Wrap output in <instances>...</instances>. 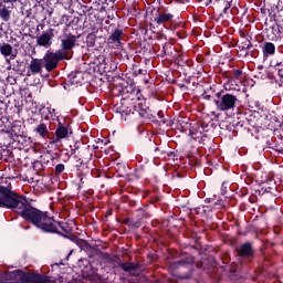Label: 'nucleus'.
I'll list each match as a JSON object with an SVG mask.
<instances>
[{"mask_svg":"<svg viewBox=\"0 0 283 283\" xmlns=\"http://www.w3.org/2000/svg\"><path fill=\"white\" fill-rule=\"evenodd\" d=\"M18 216L25 222H29V224H33L42 233L63 235V233L70 232L67 223L56 221L54 217H50L48 211H41L39 208H34L28 199Z\"/></svg>","mask_w":283,"mask_h":283,"instance_id":"obj_1","label":"nucleus"},{"mask_svg":"<svg viewBox=\"0 0 283 283\" xmlns=\"http://www.w3.org/2000/svg\"><path fill=\"white\" fill-rule=\"evenodd\" d=\"M203 101H212L218 112H229L235 109V103H238V96L227 93L224 91H213L209 88L201 95Z\"/></svg>","mask_w":283,"mask_h":283,"instance_id":"obj_2","label":"nucleus"},{"mask_svg":"<svg viewBox=\"0 0 283 283\" xmlns=\"http://www.w3.org/2000/svg\"><path fill=\"white\" fill-rule=\"evenodd\" d=\"M1 199H2V209H10L18 216L22 207L25 205L28 200L25 196H20L19 193L14 192L10 188L4 189L3 193L1 195Z\"/></svg>","mask_w":283,"mask_h":283,"instance_id":"obj_3","label":"nucleus"},{"mask_svg":"<svg viewBox=\"0 0 283 283\" xmlns=\"http://www.w3.org/2000/svg\"><path fill=\"white\" fill-rule=\"evenodd\" d=\"M135 112H137V114H139V117L144 120H148V123H154L155 125H158V118H156V115H153L149 108H144L143 104L138 102H129L127 104H124V113L122 116H130V114H134Z\"/></svg>","mask_w":283,"mask_h":283,"instance_id":"obj_4","label":"nucleus"},{"mask_svg":"<svg viewBox=\"0 0 283 283\" xmlns=\"http://www.w3.org/2000/svg\"><path fill=\"white\" fill-rule=\"evenodd\" d=\"M151 218V213L145 208H138L136 212L130 213L127 218L122 221L129 229H140L143 221Z\"/></svg>","mask_w":283,"mask_h":283,"instance_id":"obj_5","label":"nucleus"},{"mask_svg":"<svg viewBox=\"0 0 283 283\" xmlns=\"http://www.w3.org/2000/svg\"><path fill=\"white\" fill-rule=\"evenodd\" d=\"M78 35L72 33H65L60 38L61 44L57 51H60L65 57L66 61H70L74 55V48H76V40Z\"/></svg>","mask_w":283,"mask_h":283,"instance_id":"obj_6","label":"nucleus"},{"mask_svg":"<svg viewBox=\"0 0 283 283\" xmlns=\"http://www.w3.org/2000/svg\"><path fill=\"white\" fill-rule=\"evenodd\" d=\"M107 43L111 48H120L123 36H125V28L120 24L111 23L107 28Z\"/></svg>","mask_w":283,"mask_h":283,"instance_id":"obj_7","label":"nucleus"},{"mask_svg":"<svg viewBox=\"0 0 283 283\" xmlns=\"http://www.w3.org/2000/svg\"><path fill=\"white\" fill-rule=\"evenodd\" d=\"M61 61H67V59L59 50L55 52L46 51L42 59L43 67L46 70V72H54V70L59 67V63H61Z\"/></svg>","mask_w":283,"mask_h":283,"instance_id":"obj_8","label":"nucleus"},{"mask_svg":"<svg viewBox=\"0 0 283 283\" xmlns=\"http://www.w3.org/2000/svg\"><path fill=\"white\" fill-rule=\"evenodd\" d=\"M17 273L21 282L24 283H56L50 276L34 272H23V270H18Z\"/></svg>","mask_w":283,"mask_h":283,"instance_id":"obj_9","label":"nucleus"},{"mask_svg":"<svg viewBox=\"0 0 283 283\" xmlns=\"http://www.w3.org/2000/svg\"><path fill=\"white\" fill-rule=\"evenodd\" d=\"M72 134H74V132L72 130V124L64 122L57 123V127L55 129V137H52L50 140L51 145H56L59 144L61 140L65 139V138H70V136H72Z\"/></svg>","mask_w":283,"mask_h":283,"instance_id":"obj_10","label":"nucleus"},{"mask_svg":"<svg viewBox=\"0 0 283 283\" xmlns=\"http://www.w3.org/2000/svg\"><path fill=\"white\" fill-rule=\"evenodd\" d=\"M118 92L120 94V96H125V98H129V96L134 95V94H138L140 92V90H138L136 87V83H134L133 80H125L123 77H118Z\"/></svg>","mask_w":283,"mask_h":283,"instance_id":"obj_11","label":"nucleus"},{"mask_svg":"<svg viewBox=\"0 0 283 283\" xmlns=\"http://www.w3.org/2000/svg\"><path fill=\"white\" fill-rule=\"evenodd\" d=\"M237 253L240 260H244L245 262L251 263L255 260V248L251 241H245L239 245Z\"/></svg>","mask_w":283,"mask_h":283,"instance_id":"obj_12","label":"nucleus"},{"mask_svg":"<svg viewBox=\"0 0 283 283\" xmlns=\"http://www.w3.org/2000/svg\"><path fill=\"white\" fill-rule=\"evenodd\" d=\"M275 24L268 29L269 41H277L283 36V20L274 19Z\"/></svg>","mask_w":283,"mask_h":283,"instance_id":"obj_13","label":"nucleus"},{"mask_svg":"<svg viewBox=\"0 0 283 283\" xmlns=\"http://www.w3.org/2000/svg\"><path fill=\"white\" fill-rule=\"evenodd\" d=\"M181 260L185 261L187 264V272L179 273L178 279L179 280H191L193 277V264H196V258L191 254H187Z\"/></svg>","mask_w":283,"mask_h":283,"instance_id":"obj_14","label":"nucleus"},{"mask_svg":"<svg viewBox=\"0 0 283 283\" xmlns=\"http://www.w3.org/2000/svg\"><path fill=\"white\" fill-rule=\"evenodd\" d=\"M244 125H247V117H244V115H241L235 119H233L232 122H230L229 124L221 123L220 127L221 129H224L226 127L228 132H240V129H242Z\"/></svg>","mask_w":283,"mask_h":283,"instance_id":"obj_15","label":"nucleus"},{"mask_svg":"<svg viewBox=\"0 0 283 283\" xmlns=\"http://www.w3.org/2000/svg\"><path fill=\"white\" fill-rule=\"evenodd\" d=\"M53 39H54V29L50 28L46 31H43L40 36H38L36 45H39L40 48H51Z\"/></svg>","mask_w":283,"mask_h":283,"instance_id":"obj_16","label":"nucleus"},{"mask_svg":"<svg viewBox=\"0 0 283 283\" xmlns=\"http://www.w3.org/2000/svg\"><path fill=\"white\" fill-rule=\"evenodd\" d=\"M153 21L157 25H163V23H171L174 21V14L168 13L165 9L163 11L157 10Z\"/></svg>","mask_w":283,"mask_h":283,"instance_id":"obj_17","label":"nucleus"},{"mask_svg":"<svg viewBox=\"0 0 283 283\" xmlns=\"http://www.w3.org/2000/svg\"><path fill=\"white\" fill-rule=\"evenodd\" d=\"M261 50L263 54V61L271 59V56H275V44L273 42H263Z\"/></svg>","mask_w":283,"mask_h":283,"instance_id":"obj_18","label":"nucleus"},{"mask_svg":"<svg viewBox=\"0 0 283 283\" xmlns=\"http://www.w3.org/2000/svg\"><path fill=\"white\" fill-rule=\"evenodd\" d=\"M83 149L90 151V146H85L83 140H76L71 149V156H74V158H81V156H83Z\"/></svg>","mask_w":283,"mask_h":283,"instance_id":"obj_19","label":"nucleus"},{"mask_svg":"<svg viewBox=\"0 0 283 283\" xmlns=\"http://www.w3.org/2000/svg\"><path fill=\"white\" fill-rule=\"evenodd\" d=\"M13 52H14V48L11 46L10 43L8 42L0 43V54L4 56V59H8V56H10V59H17V53H13Z\"/></svg>","mask_w":283,"mask_h":283,"instance_id":"obj_20","label":"nucleus"},{"mask_svg":"<svg viewBox=\"0 0 283 283\" xmlns=\"http://www.w3.org/2000/svg\"><path fill=\"white\" fill-rule=\"evenodd\" d=\"M43 60L42 59H34L32 57L30 64H29V70L31 74H41L43 72Z\"/></svg>","mask_w":283,"mask_h":283,"instance_id":"obj_21","label":"nucleus"},{"mask_svg":"<svg viewBox=\"0 0 283 283\" xmlns=\"http://www.w3.org/2000/svg\"><path fill=\"white\" fill-rule=\"evenodd\" d=\"M33 132L36 136H40V138H49V140H52V137H50V130L48 129V124L45 123H40L33 128Z\"/></svg>","mask_w":283,"mask_h":283,"instance_id":"obj_22","label":"nucleus"},{"mask_svg":"<svg viewBox=\"0 0 283 283\" xmlns=\"http://www.w3.org/2000/svg\"><path fill=\"white\" fill-rule=\"evenodd\" d=\"M188 135L193 138V140H202V130L200 129V124H193L190 129H188Z\"/></svg>","mask_w":283,"mask_h":283,"instance_id":"obj_23","label":"nucleus"},{"mask_svg":"<svg viewBox=\"0 0 283 283\" xmlns=\"http://www.w3.org/2000/svg\"><path fill=\"white\" fill-rule=\"evenodd\" d=\"M6 2H0V19L8 23L12 19V11L8 9L4 4Z\"/></svg>","mask_w":283,"mask_h":283,"instance_id":"obj_24","label":"nucleus"},{"mask_svg":"<svg viewBox=\"0 0 283 283\" xmlns=\"http://www.w3.org/2000/svg\"><path fill=\"white\" fill-rule=\"evenodd\" d=\"M83 13L88 14V17H92L94 14V10H97L98 12H103L105 10L104 6H101L98 2H94L92 7L90 6H82Z\"/></svg>","mask_w":283,"mask_h":283,"instance_id":"obj_25","label":"nucleus"},{"mask_svg":"<svg viewBox=\"0 0 283 283\" xmlns=\"http://www.w3.org/2000/svg\"><path fill=\"white\" fill-rule=\"evenodd\" d=\"M119 269H122L124 273H132V271H138V269H140V264L134 262H124L119 264Z\"/></svg>","mask_w":283,"mask_h":283,"instance_id":"obj_26","label":"nucleus"},{"mask_svg":"<svg viewBox=\"0 0 283 283\" xmlns=\"http://www.w3.org/2000/svg\"><path fill=\"white\" fill-rule=\"evenodd\" d=\"M174 52H176V48H174V44H171V42H166L163 45L160 56L161 59H165V56H174Z\"/></svg>","mask_w":283,"mask_h":283,"instance_id":"obj_27","label":"nucleus"},{"mask_svg":"<svg viewBox=\"0 0 283 283\" xmlns=\"http://www.w3.org/2000/svg\"><path fill=\"white\" fill-rule=\"evenodd\" d=\"M90 174V167H87V164L81 163L77 168V176L80 178V182L83 185L85 181H83V177L87 176Z\"/></svg>","mask_w":283,"mask_h":283,"instance_id":"obj_28","label":"nucleus"},{"mask_svg":"<svg viewBox=\"0 0 283 283\" xmlns=\"http://www.w3.org/2000/svg\"><path fill=\"white\" fill-rule=\"evenodd\" d=\"M178 129H180V132H182L184 134H187V132H189L190 127L193 124L189 123V118H181L178 120Z\"/></svg>","mask_w":283,"mask_h":283,"instance_id":"obj_29","label":"nucleus"},{"mask_svg":"<svg viewBox=\"0 0 283 283\" xmlns=\"http://www.w3.org/2000/svg\"><path fill=\"white\" fill-rule=\"evenodd\" d=\"M160 157L167 160H178V153L170 150H160Z\"/></svg>","mask_w":283,"mask_h":283,"instance_id":"obj_30","label":"nucleus"},{"mask_svg":"<svg viewBox=\"0 0 283 283\" xmlns=\"http://www.w3.org/2000/svg\"><path fill=\"white\" fill-rule=\"evenodd\" d=\"M253 48V43H251L249 40H244L241 45H239L240 52H244V56H249L251 50Z\"/></svg>","mask_w":283,"mask_h":283,"instance_id":"obj_31","label":"nucleus"},{"mask_svg":"<svg viewBox=\"0 0 283 283\" xmlns=\"http://www.w3.org/2000/svg\"><path fill=\"white\" fill-rule=\"evenodd\" d=\"M96 39L97 36L94 33H88L86 36L87 48H96Z\"/></svg>","mask_w":283,"mask_h":283,"instance_id":"obj_32","label":"nucleus"},{"mask_svg":"<svg viewBox=\"0 0 283 283\" xmlns=\"http://www.w3.org/2000/svg\"><path fill=\"white\" fill-rule=\"evenodd\" d=\"M115 171L118 174V176H125V174H127V166L123 163H117L115 165Z\"/></svg>","mask_w":283,"mask_h":283,"instance_id":"obj_33","label":"nucleus"},{"mask_svg":"<svg viewBox=\"0 0 283 283\" xmlns=\"http://www.w3.org/2000/svg\"><path fill=\"white\" fill-rule=\"evenodd\" d=\"M2 138H4L3 145L8 146V145H12V133L10 132H4L2 134Z\"/></svg>","mask_w":283,"mask_h":283,"instance_id":"obj_34","label":"nucleus"},{"mask_svg":"<svg viewBox=\"0 0 283 283\" xmlns=\"http://www.w3.org/2000/svg\"><path fill=\"white\" fill-rule=\"evenodd\" d=\"M277 189V187L273 186H269V187H262V191L263 193H271L272 196H275V190Z\"/></svg>","mask_w":283,"mask_h":283,"instance_id":"obj_35","label":"nucleus"},{"mask_svg":"<svg viewBox=\"0 0 283 283\" xmlns=\"http://www.w3.org/2000/svg\"><path fill=\"white\" fill-rule=\"evenodd\" d=\"M133 75L134 76H146L147 75V70H145V69H134Z\"/></svg>","mask_w":283,"mask_h":283,"instance_id":"obj_36","label":"nucleus"},{"mask_svg":"<svg viewBox=\"0 0 283 283\" xmlns=\"http://www.w3.org/2000/svg\"><path fill=\"white\" fill-rule=\"evenodd\" d=\"M63 171H65V165L57 164L55 166V176H61V174H63Z\"/></svg>","mask_w":283,"mask_h":283,"instance_id":"obj_37","label":"nucleus"},{"mask_svg":"<svg viewBox=\"0 0 283 283\" xmlns=\"http://www.w3.org/2000/svg\"><path fill=\"white\" fill-rule=\"evenodd\" d=\"M232 74H233V78H237V81H240V78L242 77L243 72L240 69H234L232 71Z\"/></svg>","mask_w":283,"mask_h":283,"instance_id":"obj_38","label":"nucleus"},{"mask_svg":"<svg viewBox=\"0 0 283 283\" xmlns=\"http://www.w3.org/2000/svg\"><path fill=\"white\" fill-rule=\"evenodd\" d=\"M176 269H186L187 270V263L184 261V259L175 262Z\"/></svg>","mask_w":283,"mask_h":283,"instance_id":"obj_39","label":"nucleus"},{"mask_svg":"<svg viewBox=\"0 0 283 283\" xmlns=\"http://www.w3.org/2000/svg\"><path fill=\"white\" fill-rule=\"evenodd\" d=\"M11 132H12V134H14V136H21V134H23V132H21V128H19V126H17V125H13L11 127Z\"/></svg>","mask_w":283,"mask_h":283,"instance_id":"obj_40","label":"nucleus"},{"mask_svg":"<svg viewBox=\"0 0 283 283\" xmlns=\"http://www.w3.org/2000/svg\"><path fill=\"white\" fill-rule=\"evenodd\" d=\"M229 10H231V2L226 3V7L223 8L222 13H220V17H224V14H229Z\"/></svg>","mask_w":283,"mask_h":283,"instance_id":"obj_41","label":"nucleus"},{"mask_svg":"<svg viewBox=\"0 0 283 283\" xmlns=\"http://www.w3.org/2000/svg\"><path fill=\"white\" fill-rule=\"evenodd\" d=\"M115 111L117 112V114H120L123 116L124 112H125V104H122L120 106L115 105Z\"/></svg>","mask_w":283,"mask_h":283,"instance_id":"obj_42","label":"nucleus"},{"mask_svg":"<svg viewBox=\"0 0 283 283\" xmlns=\"http://www.w3.org/2000/svg\"><path fill=\"white\" fill-rule=\"evenodd\" d=\"M280 81L283 83V69H279V71H275Z\"/></svg>","mask_w":283,"mask_h":283,"instance_id":"obj_43","label":"nucleus"},{"mask_svg":"<svg viewBox=\"0 0 283 283\" xmlns=\"http://www.w3.org/2000/svg\"><path fill=\"white\" fill-rule=\"evenodd\" d=\"M200 129H202V132H205V129H207L209 127V124L202 122L200 125H199Z\"/></svg>","mask_w":283,"mask_h":283,"instance_id":"obj_44","label":"nucleus"},{"mask_svg":"<svg viewBox=\"0 0 283 283\" xmlns=\"http://www.w3.org/2000/svg\"><path fill=\"white\" fill-rule=\"evenodd\" d=\"M102 258H103V260H112V256H111L109 253H107V252H104V253L102 254Z\"/></svg>","mask_w":283,"mask_h":283,"instance_id":"obj_45","label":"nucleus"},{"mask_svg":"<svg viewBox=\"0 0 283 283\" xmlns=\"http://www.w3.org/2000/svg\"><path fill=\"white\" fill-rule=\"evenodd\" d=\"M272 62L283 65V57L282 59H274V60H272Z\"/></svg>","mask_w":283,"mask_h":283,"instance_id":"obj_46","label":"nucleus"},{"mask_svg":"<svg viewBox=\"0 0 283 283\" xmlns=\"http://www.w3.org/2000/svg\"><path fill=\"white\" fill-rule=\"evenodd\" d=\"M2 3H17L19 0H1Z\"/></svg>","mask_w":283,"mask_h":283,"instance_id":"obj_47","label":"nucleus"},{"mask_svg":"<svg viewBox=\"0 0 283 283\" xmlns=\"http://www.w3.org/2000/svg\"><path fill=\"white\" fill-rule=\"evenodd\" d=\"M157 116H158L159 118H165V113H164L163 111H159V112L157 113Z\"/></svg>","mask_w":283,"mask_h":283,"instance_id":"obj_48","label":"nucleus"},{"mask_svg":"<svg viewBox=\"0 0 283 283\" xmlns=\"http://www.w3.org/2000/svg\"><path fill=\"white\" fill-rule=\"evenodd\" d=\"M6 189H8V187H6V186H0V193H1V196H3V191H6Z\"/></svg>","mask_w":283,"mask_h":283,"instance_id":"obj_49","label":"nucleus"},{"mask_svg":"<svg viewBox=\"0 0 283 283\" xmlns=\"http://www.w3.org/2000/svg\"><path fill=\"white\" fill-rule=\"evenodd\" d=\"M154 151L159 153L158 155L160 156V151H163V149H160V147H155Z\"/></svg>","mask_w":283,"mask_h":283,"instance_id":"obj_50","label":"nucleus"},{"mask_svg":"<svg viewBox=\"0 0 283 283\" xmlns=\"http://www.w3.org/2000/svg\"><path fill=\"white\" fill-rule=\"evenodd\" d=\"M69 78H71V81H73V83H74V78H76V75H74L73 73H71V74L69 75Z\"/></svg>","mask_w":283,"mask_h":283,"instance_id":"obj_51","label":"nucleus"},{"mask_svg":"<svg viewBox=\"0 0 283 283\" xmlns=\"http://www.w3.org/2000/svg\"><path fill=\"white\" fill-rule=\"evenodd\" d=\"M129 207H136V201L135 200H130L129 201Z\"/></svg>","mask_w":283,"mask_h":283,"instance_id":"obj_52","label":"nucleus"},{"mask_svg":"<svg viewBox=\"0 0 283 283\" xmlns=\"http://www.w3.org/2000/svg\"><path fill=\"white\" fill-rule=\"evenodd\" d=\"M109 216H112V210H108V211L106 212V218H109Z\"/></svg>","mask_w":283,"mask_h":283,"instance_id":"obj_53","label":"nucleus"},{"mask_svg":"<svg viewBox=\"0 0 283 283\" xmlns=\"http://www.w3.org/2000/svg\"><path fill=\"white\" fill-rule=\"evenodd\" d=\"M176 177H177V178H184V176H182L180 172H177V174H176Z\"/></svg>","mask_w":283,"mask_h":283,"instance_id":"obj_54","label":"nucleus"},{"mask_svg":"<svg viewBox=\"0 0 283 283\" xmlns=\"http://www.w3.org/2000/svg\"><path fill=\"white\" fill-rule=\"evenodd\" d=\"M155 202H160V197H155Z\"/></svg>","mask_w":283,"mask_h":283,"instance_id":"obj_55","label":"nucleus"},{"mask_svg":"<svg viewBox=\"0 0 283 283\" xmlns=\"http://www.w3.org/2000/svg\"><path fill=\"white\" fill-rule=\"evenodd\" d=\"M210 3H213V0H208V2H206V6H209Z\"/></svg>","mask_w":283,"mask_h":283,"instance_id":"obj_56","label":"nucleus"},{"mask_svg":"<svg viewBox=\"0 0 283 283\" xmlns=\"http://www.w3.org/2000/svg\"><path fill=\"white\" fill-rule=\"evenodd\" d=\"M0 36H3V29L0 27Z\"/></svg>","mask_w":283,"mask_h":283,"instance_id":"obj_57","label":"nucleus"},{"mask_svg":"<svg viewBox=\"0 0 283 283\" xmlns=\"http://www.w3.org/2000/svg\"><path fill=\"white\" fill-rule=\"evenodd\" d=\"M0 209H3L1 196H0Z\"/></svg>","mask_w":283,"mask_h":283,"instance_id":"obj_58","label":"nucleus"},{"mask_svg":"<svg viewBox=\"0 0 283 283\" xmlns=\"http://www.w3.org/2000/svg\"><path fill=\"white\" fill-rule=\"evenodd\" d=\"M191 249H196V251H198V248H197V247H195V245H191Z\"/></svg>","mask_w":283,"mask_h":283,"instance_id":"obj_59","label":"nucleus"},{"mask_svg":"<svg viewBox=\"0 0 283 283\" xmlns=\"http://www.w3.org/2000/svg\"><path fill=\"white\" fill-rule=\"evenodd\" d=\"M279 50H280V52H283V46H280Z\"/></svg>","mask_w":283,"mask_h":283,"instance_id":"obj_60","label":"nucleus"},{"mask_svg":"<svg viewBox=\"0 0 283 283\" xmlns=\"http://www.w3.org/2000/svg\"><path fill=\"white\" fill-rule=\"evenodd\" d=\"M12 70H13V72H17V67L13 66Z\"/></svg>","mask_w":283,"mask_h":283,"instance_id":"obj_61","label":"nucleus"},{"mask_svg":"<svg viewBox=\"0 0 283 283\" xmlns=\"http://www.w3.org/2000/svg\"><path fill=\"white\" fill-rule=\"evenodd\" d=\"M2 157H3V154L0 153V158H2Z\"/></svg>","mask_w":283,"mask_h":283,"instance_id":"obj_62","label":"nucleus"},{"mask_svg":"<svg viewBox=\"0 0 283 283\" xmlns=\"http://www.w3.org/2000/svg\"><path fill=\"white\" fill-rule=\"evenodd\" d=\"M80 242H84L85 243V240H80Z\"/></svg>","mask_w":283,"mask_h":283,"instance_id":"obj_63","label":"nucleus"},{"mask_svg":"<svg viewBox=\"0 0 283 283\" xmlns=\"http://www.w3.org/2000/svg\"><path fill=\"white\" fill-rule=\"evenodd\" d=\"M7 63H10V60H7Z\"/></svg>","mask_w":283,"mask_h":283,"instance_id":"obj_64","label":"nucleus"}]
</instances>
